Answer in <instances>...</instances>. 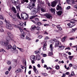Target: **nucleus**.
Returning <instances> with one entry per match:
<instances>
[{"mask_svg":"<svg viewBox=\"0 0 77 77\" xmlns=\"http://www.w3.org/2000/svg\"><path fill=\"white\" fill-rule=\"evenodd\" d=\"M26 39L27 40H30V38L29 37H28V36H26Z\"/></svg>","mask_w":77,"mask_h":77,"instance_id":"nucleus-40","label":"nucleus"},{"mask_svg":"<svg viewBox=\"0 0 77 77\" xmlns=\"http://www.w3.org/2000/svg\"><path fill=\"white\" fill-rule=\"evenodd\" d=\"M70 2H71L72 4H75V3L77 2L76 0H70Z\"/></svg>","mask_w":77,"mask_h":77,"instance_id":"nucleus-27","label":"nucleus"},{"mask_svg":"<svg viewBox=\"0 0 77 77\" xmlns=\"http://www.w3.org/2000/svg\"><path fill=\"white\" fill-rule=\"evenodd\" d=\"M12 10L13 12H14V13H15V14H16V13H17V10H16V9H15V8L14 7H12Z\"/></svg>","mask_w":77,"mask_h":77,"instance_id":"nucleus-19","label":"nucleus"},{"mask_svg":"<svg viewBox=\"0 0 77 77\" xmlns=\"http://www.w3.org/2000/svg\"><path fill=\"white\" fill-rule=\"evenodd\" d=\"M38 26H41V23L40 22H39L37 23Z\"/></svg>","mask_w":77,"mask_h":77,"instance_id":"nucleus-49","label":"nucleus"},{"mask_svg":"<svg viewBox=\"0 0 77 77\" xmlns=\"http://www.w3.org/2000/svg\"><path fill=\"white\" fill-rule=\"evenodd\" d=\"M72 64L71 63L69 65V67H72Z\"/></svg>","mask_w":77,"mask_h":77,"instance_id":"nucleus-61","label":"nucleus"},{"mask_svg":"<svg viewBox=\"0 0 77 77\" xmlns=\"http://www.w3.org/2000/svg\"><path fill=\"white\" fill-rule=\"evenodd\" d=\"M9 15L10 17H11L12 18V19L13 20H14V21H16V20H17L14 17L12 16V14H11L9 13Z\"/></svg>","mask_w":77,"mask_h":77,"instance_id":"nucleus-18","label":"nucleus"},{"mask_svg":"<svg viewBox=\"0 0 77 77\" xmlns=\"http://www.w3.org/2000/svg\"><path fill=\"white\" fill-rule=\"evenodd\" d=\"M12 49L14 50V51H16V53H18V51L17 49L16 48V46H15V45H14V46L12 47Z\"/></svg>","mask_w":77,"mask_h":77,"instance_id":"nucleus-11","label":"nucleus"},{"mask_svg":"<svg viewBox=\"0 0 77 77\" xmlns=\"http://www.w3.org/2000/svg\"><path fill=\"white\" fill-rule=\"evenodd\" d=\"M35 20L36 21H37V22H38V21H39V19H38V18H35Z\"/></svg>","mask_w":77,"mask_h":77,"instance_id":"nucleus-43","label":"nucleus"},{"mask_svg":"<svg viewBox=\"0 0 77 77\" xmlns=\"http://www.w3.org/2000/svg\"><path fill=\"white\" fill-rule=\"evenodd\" d=\"M70 22L72 24V27H72H74V26H75V22H74L72 21V20L70 21Z\"/></svg>","mask_w":77,"mask_h":77,"instance_id":"nucleus-15","label":"nucleus"},{"mask_svg":"<svg viewBox=\"0 0 77 77\" xmlns=\"http://www.w3.org/2000/svg\"><path fill=\"white\" fill-rule=\"evenodd\" d=\"M17 17L18 18H19V19H20V20H21V17H20V16L19 13H17Z\"/></svg>","mask_w":77,"mask_h":77,"instance_id":"nucleus-34","label":"nucleus"},{"mask_svg":"<svg viewBox=\"0 0 77 77\" xmlns=\"http://www.w3.org/2000/svg\"><path fill=\"white\" fill-rule=\"evenodd\" d=\"M16 8L18 10V11H20V5H18L17 6H16Z\"/></svg>","mask_w":77,"mask_h":77,"instance_id":"nucleus-36","label":"nucleus"},{"mask_svg":"<svg viewBox=\"0 0 77 77\" xmlns=\"http://www.w3.org/2000/svg\"><path fill=\"white\" fill-rule=\"evenodd\" d=\"M56 26L57 27V29H59V28L60 27V25Z\"/></svg>","mask_w":77,"mask_h":77,"instance_id":"nucleus-57","label":"nucleus"},{"mask_svg":"<svg viewBox=\"0 0 77 77\" xmlns=\"http://www.w3.org/2000/svg\"><path fill=\"white\" fill-rule=\"evenodd\" d=\"M66 49H67V50H71V48H70L67 47V48H65V49H66Z\"/></svg>","mask_w":77,"mask_h":77,"instance_id":"nucleus-58","label":"nucleus"},{"mask_svg":"<svg viewBox=\"0 0 77 77\" xmlns=\"http://www.w3.org/2000/svg\"><path fill=\"white\" fill-rule=\"evenodd\" d=\"M7 63L8 65H11V62L10 61H8L7 62Z\"/></svg>","mask_w":77,"mask_h":77,"instance_id":"nucleus-38","label":"nucleus"},{"mask_svg":"<svg viewBox=\"0 0 77 77\" xmlns=\"http://www.w3.org/2000/svg\"><path fill=\"white\" fill-rule=\"evenodd\" d=\"M17 48H18V49H19V50H20V51H21V52H24V49H23V48H20L18 47H17Z\"/></svg>","mask_w":77,"mask_h":77,"instance_id":"nucleus-24","label":"nucleus"},{"mask_svg":"<svg viewBox=\"0 0 77 77\" xmlns=\"http://www.w3.org/2000/svg\"><path fill=\"white\" fill-rule=\"evenodd\" d=\"M15 73H16V74H17V73H18V72H18V69L16 70L15 71Z\"/></svg>","mask_w":77,"mask_h":77,"instance_id":"nucleus-60","label":"nucleus"},{"mask_svg":"<svg viewBox=\"0 0 77 77\" xmlns=\"http://www.w3.org/2000/svg\"><path fill=\"white\" fill-rule=\"evenodd\" d=\"M8 36L6 37V40L8 42L9 40H11L12 41H14V36L12 35V33L11 32H8Z\"/></svg>","mask_w":77,"mask_h":77,"instance_id":"nucleus-2","label":"nucleus"},{"mask_svg":"<svg viewBox=\"0 0 77 77\" xmlns=\"http://www.w3.org/2000/svg\"><path fill=\"white\" fill-rule=\"evenodd\" d=\"M34 72H35V73L37 74H39V72H38V71L37 70Z\"/></svg>","mask_w":77,"mask_h":77,"instance_id":"nucleus-48","label":"nucleus"},{"mask_svg":"<svg viewBox=\"0 0 77 77\" xmlns=\"http://www.w3.org/2000/svg\"><path fill=\"white\" fill-rule=\"evenodd\" d=\"M49 39V37H48V36H46L45 38V40H47V39Z\"/></svg>","mask_w":77,"mask_h":77,"instance_id":"nucleus-47","label":"nucleus"},{"mask_svg":"<svg viewBox=\"0 0 77 77\" xmlns=\"http://www.w3.org/2000/svg\"><path fill=\"white\" fill-rule=\"evenodd\" d=\"M35 60H31L32 63L33 64V63H35V62L34 61H35Z\"/></svg>","mask_w":77,"mask_h":77,"instance_id":"nucleus-56","label":"nucleus"},{"mask_svg":"<svg viewBox=\"0 0 77 77\" xmlns=\"http://www.w3.org/2000/svg\"><path fill=\"white\" fill-rule=\"evenodd\" d=\"M36 17H38V15H35V16H31L29 17V19L30 20H32L33 18H35Z\"/></svg>","mask_w":77,"mask_h":77,"instance_id":"nucleus-23","label":"nucleus"},{"mask_svg":"<svg viewBox=\"0 0 77 77\" xmlns=\"http://www.w3.org/2000/svg\"><path fill=\"white\" fill-rule=\"evenodd\" d=\"M57 3V2L56 1L53 2L51 4V6L52 7H54L56 5V4Z\"/></svg>","mask_w":77,"mask_h":77,"instance_id":"nucleus-9","label":"nucleus"},{"mask_svg":"<svg viewBox=\"0 0 77 77\" xmlns=\"http://www.w3.org/2000/svg\"><path fill=\"white\" fill-rule=\"evenodd\" d=\"M33 70L34 71H36V70H37V69H36V67L35 66H33Z\"/></svg>","mask_w":77,"mask_h":77,"instance_id":"nucleus-39","label":"nucleus"},{"mask_svg":"<svg viewBox=\"0 0 77 77\" xmlns=\"http://www.w3.org/2000/svg\"><path fill=\"white\" fill-rule=\"evenodd\" d=\"M72 29V30L73 31L75 32L76 30V28H74V29Z\"/></svg>","mask_w":77,"mask_h":77,"instance_id":"nucleus-62","label":"nucleus"},{"mask_svg":"<svg viewBox=\"0 0 77 77\" xmlns=\"http://www.w3.org/2000/svg\"><path fill=\"white\" fill-rule=\"evenodd\" d=\"M73 56H69V58L70 60H72V59L73 58Z\"/></svg>","mask_w":77,"mask_h":77,"instance_id":"nucleus-37","label":"nucleus"},{"mask_svg":"<svg viewBox=\"0 0 77 77\" xmlns=\"http://www.w3.org/2000/svg\"><path fill=\"white\" fill-rule=\"evenodd\" d=\"M58 29H59V30H62V28H61V27H60L58 28Z\"/></svg>","mask_w":77,"mask_h":77,"instance_id":"nucleus-64","label":"nucleus"},{"mask_svg":"<svg viewBox=\"0 0 77 77\" xmlns=\"http://www.w3.org/2000/svg\"><path fill=\"white\" fill-rule=\"evenodd\" d=\"M66 36H64L62 38V42H64L65 41V39H66Z\"/></svg>","mask_w":77,"mask_h":77,"instance_id":"nucleus-28","label":"nucleus"},{"mask_svg":"<svg viewBox=\"0 0 77 77\" xmlns=\"http://www.w3.org/2000/svg\"><path fill=\"white\" fill-rule=\"evenodd\" d=\"M41 52V48H39L38 49V50H36L34 52V53L35 54H39V53H40Z\"/></svg>","mask_w":77,"mask_h":77,"instance_id":"nucleus-13","label":"nucleus"},{"mask_svg":"<svg viewBox=\"0 0 77 77\" xmlns=\"http://www.w3.org/2000/svg\"><path fill=\"white\" fill-rule=\"evenodd\" d=\"M59 44H60V42L59 41H57L56 42L55 44V47H57L59 45Z\"/></svg>","mask_w":77,"mask_h":77,"instance_id":"nucleus-10","label":"nucleus"},{"mask_svg":"<svg viewBox=\"0 0 77 77\" xmlns=\"http://www.w3.org/2000/svg\"><path fill=\"white\" fill-rule=\"evenodd\" d=\"M49 72L51 73V74H54L55 73V71L54 70H51L49 71Z\"/></svg>","mask_w":77,"mask_h":77,"instance_id":"nucleus-26","label":"nucleus"},{"mask_svg":"<svg viewBox=\"0 0 77 77\" xmlns=\"http://www.w3.org/2000/svg\"><path fill=\"white\" fill-rule=\"evenodd\" d=\"M0 31L1 32H3L4 30H3V29L2 28L0 29Z\"/></svg>","mask_w":77,"mask_h":77,"instance_id":"nucleus-50","label":"nucleus"},{"mask_svg":"<svg viewBox=\"0 0 77 77\" xmlns=\"http://www.w3.org/2000/svg\"><path fill=\"white\" fill-rule=\"evenodd\" d=\"M21 68H22V69H24V68H25V67H24V66H22V65H21Z\"/></svg>","mask_w":77,"mask_h":77,"instance_id":"nucleus-59","label":"nucleus"},{"mask_svg":"<svg viewBox=\"0 0 77 77\" xmlns=\"http://www.w3.org/2000/svg\"><path fill=\"white\" fill-rule=\"evenodd\" d=\"M55 68L56 69L58 70L60 68V67H59V66L58 65H57L55 66Z\"/></svg>","mask_w":77,"mask_h":77,"instance_id":"nucleus-29","label":"nucleus"},{"mask_svg":"<svg viewBox=\"0 0 77 77\" xmlns=\"http://www.w3.org/2000/svg\"><path fill=\"white\" fill-rule=\"evenodd\" d=\"M50 48L51 50V51H53V49H54V47H53V44H51L50 45Z\"/></svg>","mask_w":77,"mask_h":77,"instance_id":"nucleus-17","label":"nucleus"},{"mask_svg":"<svg viewBox=\"0 0 77 77\" xmlns=\"http://www.w3.org/2000/svg\"><path fill=\"white\" fill-rule=\"evenodd\" d=\"M46 56H47V54H43V57H46Z\"/></svg>","mask_w":77,"mask_h":77,"instance_id":"nucleus-54","label":"nucleus"},{"mask_svg":"<svg viewBox=\"0 0 77 77\" xmlns=\"http://www.w3.org/2000/svg\"><path fill=\"white\" fill-rule=\"evenodd\" d=\"M45 17L48 18V19H50V18H53V17L49 14H45Z\"/></svg>","mask_w":77,"mask_h":77,"instance_id":"nucleus-8","label":"nucleus"},{"mask_svg":"<svg viewBox=\"0 0 77 77\" xmlns=\"http://www.w3.org/2000/svg\"><path fill=\"white\" fill-rule=\"evenodd\" d=\"M25 2H26V3H28L29 1L28 0H23V1H21V2L22 3H24Z\"/></svg>","mask_w":77,"mask_h":77,"instance_id":"nucleus-22","label":"nucleus"},{"mask_svg":"<svg viewBox=\"0 0 77 77\" xmlns=\"http://www.w3.org/2000/svg\"><path fill=\"white\" fill-rule=\"evenodd\" d=\"M17 70H18L19 72H23V70L22 69H18Z\"/></svg>","mask_w":77,"mask_h":77,"instance_id":"nucleus-35","label":"nucleus"},{"mask_svg":"<svg viewBox=\"0 0 77 77\" xmlns=\"http://www.w3.org/2000/svg\"><path fill=\"white\" fill-rule=\"evenodd\" d=\"M18 29H20V32L22 33V34H25V33H24V31H23V30H22V29H21V28H20V27H18Z\"/></svg>","mask_w":77,"mask_h":77,"instance_id":"nucleus-21","label":"nucleus"},{"mask_svg":"<svg viewBox=\"0 0 77 77\" xmlns=\"http://www.w3.org/2000/svg\"><path fill=\"white\" fill-rule=\"evenodd\" d=\"M21 17L22 19L27 20L29 19V15L26 13H22L21 14Z\"/></svg>","mask_w":77,"mask_h":77,"instance_id":"nucleus-4","label":"nucleus"},{"mask_svg":"<svg viewBox=\"0 0 77 77\" xmlns=\"http://www.w3.org/2000/svg\"><path fill=\"white\" fill-rule=\"evenodd\" d=\"M36 28V26L35 25H33L32 26V29L33 30H35Z\"/></svg>","mask_w":77,"mask_h":77,"instance_id":"nucleus-30","label":"nucleus"},{"mask_svg":"<svg viewBox=\"0 0 77 77\" xmlns=\"http://www.w3.org/2000/svg\"><path fill=\"white\" fill-rule=\"evenodd\" d=\"M53 55V53L49 52L48 53V55L51 56Z\"/></svg>","mask_w":77,"mask_h":77,"instance_id":"nucleus-32","label":"nucleus"},{"mask_svg":"<svg viewBox=\"0 0 77 77\" xmlns=\"http://www.w3.org/2000/svg\"><path fill=\"white\" fill-rule=\"evenodd\" d=\"M62 13V11H60L57 12V15H61Z\"/></svg>","mask_w":77,"mask_h":77,"instance_id":"nucleus-25","label":"nucleus"},{"mask_svg":"<svg viewBox=\"0 0 77 77\" xmlns=\"http://www.w3.org/2000/svg\"><path fill=\"white\" fill-rule=\"evenodd\" d=\"M30 3L32 4L33 6H35V3L36 2V0H30Z\"/></svg>","mask_w":77,"mask_h":77,"instance_id":"nucleus-12","label":"nucleus"},{"mask_svg":"<svg viewBox=\"0 0 77 77\" xmlns=\"http://www.w3.org/2000/svg\"><path fill=\"white\" fill-rule=\"evenodd\" d=\"M11 48H12V46L11 45H8L7 47V50H9V49H11Z\"/></svg>","mask_w":77,"mask_h":77,"instance_id":"nucleus-20","label":"nucleus"},{"mask_svg":"<svg viewBox=\"0 0 77 77\" xmlns=\"http://www.w3.org/2000/svg\"><path fill=\"white\" fill-rule=\"evenodd\" d=\"M47 4L48 6H50L51 5H50V2H48Z\"/></svg>","mask_w":77,"mask_h":77,"instance_id":"nucleus-63","label":"nucleus"},{"mask_svg":"<svg viewBox=\"0 0 77 77\" xmlns=\"http://www.w3.org/2000/svg\"><path fill=\"white\" fill-rule=\"evenodd\" d=\"M41 11L42 12H45V9H44L43 8H41Z\"/></svg>","mask_w":77,"mask_h":77,"instance_id":"nucleus-41","label":"nucleus"},{"mask_svg":"<svg viewBox=\"0 0 77 77\" xmlns=\"http://www.w3.org/2000/svg\"><path fill=\"white\" fill-rule=\"evenodd\" d=\"M30 59L31 60H36V59H37L38 60H39L41 59V57L39 54L37 55V57L34 55H32L30 57Z\"/></svg>","mask_w":77,"mask_h":77,"instance_id":"nucleus-3","label":"nucleus"},{"mask_svg":"<svg viewBox=\"0 0 77 77\" xmlns=\"http://www.w3.org/2000/svg\"><path fill=\"white\" fill-rule=\"evenodd\" d=\"M7 42H5L4 41H1L0 42V44L2 45V46H8L9 45V40H8V41H6Z\"/></svg>","mask_w":77,"mask_h":77,"instance_id":"nucleus-6","label":"nucleus"},{"mask_svg":"<svg viewBox=\"0 0 77 77\" xmlns=\"http://www.w3.org/2000/svg\"><path fill=\"white\" fill-rule=\"evenodd\" d=\"M37 30H41V28H40L39 27H37Z\"/></svg>","mask_w":77,"mask_h":77,"instance_id":"nucleus-51","label":"nucleus"},{"mask_svg":"<svg viewBox=\"0 0 77 77\" xmlns=\"http://www.w3.org/2000/svg\"><path fill=\"white\" fill-rule=\"evenodd\" d=\"M42 38V36L41 35H40L39 36H38V38L39 39H41Z\"/></svg>","mask_w":77,"mask_h":77,"instance_id":"nucleus-46","label":"nucleus"},{"mask_svg":"<svg viewBox=\"0 0 77 77\" xmlns=\"http://www.w3.org/2000/svg\"><path fill=\"white\" fill-rule=\"evenodd\" d=\"M14 5H16V3H18V0H14Z\"/></svg>","mask_w":77,"mask_h":77,"instance_id":"nucleus-33","label":"nucleus"},{"mask_svg":"<svg viewBox=\"0 0 77 77\" xmlns=\"http://www.w3.org/2000/svg\"><path fill=\"white\" fill-rule=\"evenodd\" d=\"M51 11L52 13H53V14H54L55 13V10L54 9L51 8Z\"/></svg>","mask_w":77,"mask_h":77,"instance_id":"nucleus-31","label":"nucleus"},{"mask_svg":"<svg viewBox=\"0 0 77 77\" xmlns=\"http://www.w3.org/2000/svg\"><path fill=\"white\" fill-rule=\"evenodd\" d=\"M7 29H9V30H12L13 29L12 25L10 24V22L7 21L6 23Z\"/></svg>","mask_w":77,"mask_h":77,"instance_id":"nucleus-5","label":"nucleus"},{"mask_svg":"<svg viewBox=\"0 0 77 77\" xmlns=\"http://www.w3.org/2000/svg\"><path fill=\"white\" fill-rule=\"evenodd\" d=\"M43 50L44 51H45L46 50V47H43Z\"/></svg>","mask_w":77,"mask_h":77,"instance_id":"nucleus-45","label":"nucleus"},{"mask_svg":"<svg viewBox=\"0 0 77 77\" xmlns=\"http://www.w3.org/2000/svg\"><path fill=\"white\" fill-rule=\"evenodd\" d=\"M9 74V71H7L5 72V74H6V75H7V74Z\"/></svg>","mask_w":77,"mask_h":77,"instance_id":"nucleus-52","label":"nucleus"},{"mask_svg":"<svg viewBox=\"0 0 77 77\" xmlns=\"http://www.w3.org/2000/svg\"><path fill=\"white\" fill-rule=\"evenodd\" d=\"M58 47H59L58 48V50H63L65 48V46H64L60 45H59Z\"/></svg>","mask_w":77,"mask_h":77,"instance_id":"nucleus-7","label":"nucleus"},{"mask_svg":"<svg viewBox=\"0 0 77 77\" xmlns=\"http://www.w3.org/2000/svg\"><path fill=\"white\" fill-rule=\"evenodd\" d=\"M71 75H72V76L74 75V72H72Z\"/></svg>","mask_w":77,"mask_h":77,"instance_id":"nucleus-53","label":"nucleus"},{"mask_svg":"<svg viewBox=\"0 0 77 77\" xmlns=\"http://www.w3.org/2000/svg\"><path fill=\"white\" fill-rule=\"evenodd\" d=\"M3 24V22L0 21V26H2Z\"/></svg>","mask_w":77,"mask_h":77,"instance_id":"nucleus-55","label":"nucleus"},{"mask_svg":"<svg viewBox=\"0 0 77 77\" xmlns=\"http://www.w3.org/2000/svg\"><path fill=\"white\" fill-rule=\"evenodd\" d=\"M25 35H26V34H20V37L22 38V39H24L25 37Z\"/></svg>","mask_w":77,"mask_h":77,"instance_id":"nucleus-16","label":"nucleus"},{"mask_svg":"<svg viewBox=\"0 0 77 77\" xmlns=\"http://www.w3.org/2000/svg\"><path fill=\"white\" fill-rule=\"evenodd\" d=\"M46 42H47V41H45V43L44 44L43 47H46L47 46V43H46Z\"/></svg>","mask_w":77,"mask_h":77,"instance_id":"nucleus-42","label":"nucleus"},{"mask_svg":"<svg viewBox=\"0 0 77 77\" xmlns=\"http://www.w3.org/2000/svg\"><path fill=\"white\" fill-rule=\"evenodd\" d=\"M33 5L32 6H30V5H28L27 7H26V8H29L32 11V14L34 15L36 14V13H39V11L40 10V9H41V7H39V6H38L37 9H35V8H33Z\"/></svg>","mask_w":77,"mask_h":77,"instance_id":"nucleus-1","label":"nucleus"},{"mask_svg":"<svg viewBox=\"0 0 77 77\" xmlns=\"http://www.w3.org/2000/svg\"><path fill=\"white\" fill-rule=\"evenodd\" d=\"M71 8V7L70 6H68L67 8H66V10H68Z\"/></svg>","mask_w":77,"mask_h":77,"instance_id":"nucleus-44","label":"nucleus"},{"mask_svg":"<svg viewBox=\"0 0 77 77\" xmlns=\"http://www.w3.org/2000/svg\"><path fill=\"white\" fill-rule=\"evenodd\" d=\"M57 10H60L61 11L62 9V7L59 6V5H58L57 7H56Z\"/></svg>","mask_w":77,"mask_h":77,"instance_id":"nucleus-14","label":"nucleus"}]
</instances>
